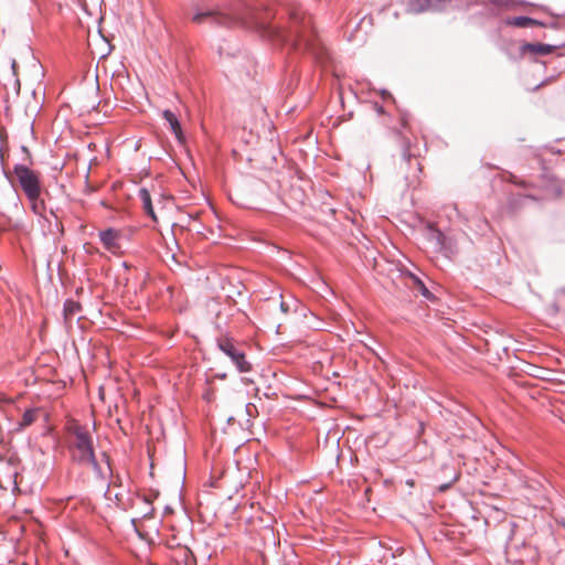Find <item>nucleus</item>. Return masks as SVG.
<instances>
[{
	"label": "nucleus",
	"mask_w": 565,
	"mask_h": 565,
	"mask_svg": "<svg viewBox=\"0 0 565 565\" xmlns=\"http://www.w3.org/2000/svg\"><path fill=\"white\" fill-rule=\"evenodd\" d=\"M288 15L287 28L265 22H256V28L262 36L288 45L292 50L308 51L318 62L324 63L328 53L322 45L316 42L311 17L301 7L290 9Z\"/></svg>",
	"instance_id": "obj_1"
},
{
	"label": "nucleus",
	"mask_w": 565,
	"mask_h": 565,
	"mask_svg": "<svg viewBox=\"0 0 565 565\" xmlns=\"http://www.w3.org/2000/svg\"><path fill=\"white\" fill-rule=\"evenodd\" d=\"M247 20V9L245 6L239 4V8H233L230 12H221L218 10H204L196 11L192 17V21L195 23H204L209 22L213 25L218 26H233L238 23H246Z\"/></svg>",
	"instance_id": "obj_2"
},
{
	"label": "nucleus",
	"mask_w": 565,
	"mask_h": 565,
	"mask_svg": "<svg viewBox=\"0 0 565 565\" xmlns=\"http://www.w3.org/2000/svg\"><path fill=\"white\" fill-rule=\"evenodd\" d=\"M216 348L225 354L239 373L250 372L252 363L246 359L239 343L228 334H222L215 339Z\"/></svg>",
	"instance_id": "obj_3"
},
{
	"label": "nucleus",
	"mask_w": 565,
	"mask_h": 565,
	"mask_svg": "<svg viewBox=\"0 0 565 565\" xmlns=\"http://www.w3.org/2000/svg\"><path fill=\"white\" fill-rule=\"evenodd\" d=\"M425 237L435 253L448 259H452L459 252L456 237L445 234L433 224L427 225Z\"/></svg>",
	"instance_id": "obj_4"
},
{
	"label": "nucleus",
	"mask_w": 565,
	"mask_h": 565,
	"mask_svg": "<svg viewBox=\"0 0 565 565\" xmlns=\"http://www.w3.org/2000/svg\"><path fill=\"white\" fill-rule=\"evenodd\" d=\"M68 433L73 437L72 446L77 451V455L74 457L75 461L85 465L87 459L93 460L95 455L94 441L88 430L78 424H73L68 427Z\"/></svg>",
	"instance_id": "obj_5"
},
{
	"label": "nucleus",
	"mask_w": 565,
	"mask_h": 565,
	"mask_svg": "<svg viewBox=\"0 0 565 565\" xmlns=\"http://www.w3.org/2000/svg\"><path fill=\"white\" fill-rule=\"evenodd\" d=\"M13 172L25 196L30 201L39 199L41 193V181L39 173L20 163L14 166Z\"/></svg>",
	"instance_id": "obj_6"
},
{
	"label": "nucleus",
	"mask_w": 565,
	"mask_h": 565,
	"mask_svg": "<svg viewBox=\"0 0 565 565\" xmlns=\"http://www.w3.org/2000/svg\"><path fill=\"white\" fill-rule=\"evenodd\" d=\"M556 49L555 45L545 44V43H523L518 49V54H509V58L512 61H518L523 58L525 55L530 56H544L548 55Z\"/></svg>",
	"instance_id": "obj_7"
},
{
	"label": "nucleus",
	"mask_w": 565,
	"mask_h": 565,
	"mask_svg": "<svg viewBox=\"0 0 565 565\" xmlns=\"http://www.w3.org/2000/svg\"><path fill=\"white\" fill-rule=\"evenodd\" d=\"M450 0H407L406 12L420 14L426 11H443Z\"/></svg>",
	"instance_id": "obj_8"
},
{
	"label": "nucleus",
	"mask_w": 565,
	"mask_h": 565,
	"mask_svg": "<svg viewBox=\"0 0 565 565\" xmlns=\"http://www.w3.org/2000/svg\"><path fill=\"white\" fill-rule=\"evenodd\" d=\"M405 277L409 280V286L418 291L425 299L429 301H434L436 297L434 294L427 288L424 280L416 274L407 270L404 273Z\"/></svg>",
	"instance_id": "obj_9"
},
{
	"label": "nucleus",
	"mask_w": 565,
	"mask_h": 565,
	"mask_svg": "<svg viewBox=\"0 0 565 565\" xmlns=\"http://www.w3.org/2000/svg\"><path fill=\"white\" fill-rule=\"evenodd\" d=\"M162 117L169 124L170 129L174 134L177 140L179 142H184L185 137L182 132L181 124L177 115L170 109H164L162 111Z\"/></svg>",
	"instance_id": "obj_10"
},
{
	"label": "nucleus",
	"mask_w": 565,
	"mask_h": 565,
	"mask_svg": "<svg viewBox=\"0 0 565 565\" xmlns=\"http://www.w3.org/2000/svg\"><path fill=\"white\" fill-rule=\"evenodd\" d=\"M505 24L507 25H514V26H518V28H529V26H533V25L543 26L544 25L543 22H541V21H539L536 19L530 18V17H525V15L508 18L505 20Z\"/></svg>",
	"instance_id": "obj_11"
},
{
	"label": "nucleus",
	"mask_w": 565,
	"mask_h": 565,
	"mask_svg": "<svg viewBox=\"0 0 565 565\" xmlns=\"http://www.w3.org/2000/svg\"><path fill=\"white\" fill-rule=\"evenodd\" d=\"M118 236V231L114 228H107L99 232V239L103 243L104 247L108 250H111L114 247H116Z\"/></svg>",
	"instance_id": "obj_12"
},
{
	"label": "nucleus",
	"mask_w": 565,
	"mask_h": 565,
	"mask_svg": "<svg viewBox=\"0 0 565 565\" xmlns=\"http://www.w3.org/2000/svg\"><path fill=\"white\" fill-rule=\"evenodd\" d=\"M138 198L142 202L143 210L148 216H150L153 221H157V215L154 213V209L151 201L150 192L146 188L139 189Z\"/></svg>",
	"instance_id": "obj_13"
},
{
	"label": "nucleus",
	"mask_w": 565,
	"mask_h": 565,
	"mask_svg": "<svg viewBox=\"0 0 565 565\" xmlns=\"http://www.w3.org/2000/svg\"><path fill=\"white\" fill-rule=\"evenodd\" d=\"M81 310L79 302L73 299H66L63 306V315L65 320L72 319V317Z\"/></svg>",
	"instance_id": "obj_14"
},
{
	"label": "nucleus",
	"mask_w": 565,
	"mask_h": 565,
	"mask_svg": "<svg viewBox=\"0 0 565 565\" xmlns=\"http://www.w3.org/2000/svg\"><path fill=\"white\" fill-rule=\"evenodd\" d=\"M88 465H90L95 476L97 479H100V480H105L106 479V476L103 471V469L100 468L97 459H96V456L94 455L93 456V460L92 459H87V462Z\"/></svg>",
	"instance_id": "obj_15"
},
{
	"label": "nucleus",
	"mask_w": 565,
	"mask_h": 565,
	"mask_svg": "<svg viewBox=\"0 0 565 565\" xmlns=\"http://www.w3.org/2000/svg\"><path fill=\"white\" fill-rule=\"evenodd\" d=\"M36 417V413L34 409H26L23 415L20 425L23 427L30 426Z\"/></svg>",
	"instance_id": "obj_16"
},
{
	"label": "nucleus",
	"mask_w": 565,
	"mask_h": 565,
	"mask_svg": "<svg viewBox=\"0 0 565 565\" xmlns=\"http://www.w3.org/2000/svg\"><path fill=\"white\" fill-rule=\"evenodd\" d=\"M31 202V209L35 214H41V211L44 209V202L39 201V199H34Z\"/></svg>",
	"instance_id": "obj_17"
},
{
	"label": "nucleus",
	"mask_w": 565,
	"mask_h": 565,
	"mask_svg": "<svg viewBox=\"0 0 565 565\" xmlns=\"http://www.w3.org/2000/svg\"><path fill=\"white\" fill-rule=\"evenodd\" d=\"M492 4L495 6H509L510 0H489ZM476 2V0H466V7H470Z\"/></svg>",
	"instance_id": "obj_18"
},
{
	"label": "nucleus",
	"mask_w": 565,
	"mask_h": 565,
	"mask_svg": "<svg viewBox=\"0 0 565 565\" xmlns=\"http://www.w3.org/2000/svg\"><path fill=\"white\" fill-rule=\"evenodd\" d=\"M457 480H458V476L456 473H454V476H452V478H451V480L449 482H446V483H443V484L438 486L439 492H445L446 490H448L451 487V484L454 482H456Z\"/></svg>",
	"instance_id": "obj_19"
},
{
	"label": "nucleus",
	"mask_w": 565,
	"mask_h": 565,
	"mask_svg": "<svg viewBox=\"0 0 565 565\" xmlns=\"http://www.w3.org/2000/svg\"><path fill=\"white\" fill-rule=\"evenodd\" d=\"M50 214H51V215L55 218V221H56V222H55V226H56V228H57L61 233H63V232H64V228H63L62 223H61V222H60V220H58V216H57L56 211H54L53 209H51V210H50Z\"/></svg>",
	"instance_id": "obj_20"
},
{
	"label": "nucleus",
	"mask_w": 565,
	"mask_h": 565,
	"mask_svg": "<svg viewBox=\"0 0 565 565\" xmlns=\"http://www.w3.org/2000/svg\"><path fill=\"white\" fill-rule=\"evenodd\" d=\"M102 457H103V460H105V462L107 463L108 472H109L110 475H113V469H111V465H110V458H109V456H108L106 452H103V454H102Z\"/></svg>",
	"instance_id": "obj_21"
},
{
	"label": "nucleus",
	"mask_w": 565,
	"mask_h": 565,
	"mask_svg": "<svg viewBox=\"0 0 565 565\" xmlns=\"http://www.w3.org/2000/svg\"><path fill=\"white\" fill-rule=\"evenodd\" d=\"M109 477H111V478L114 479V481H113V482H114L116 486L121 484V477H120V475H119V473H114V472H113V475H110V473H109Z\"/></svg>",
	"instance_id": "obj_22"
},
{
	"label": "nucleus",
	"mask_w": 565,
	"mask_h": 565,
	"mask_svg": "<svg viewBox=\"0 0 565 565\" xmlns=\"http://www.w3.org/2000/svg\"><path fill=\"white\" fill-rule=\"evenodd\" d=\"M510 46H512V43L511 44H508L505 46L502 47V51L509 56V54H518V51L514 52Z\"/></svg>",
	"instance_id": "obj_23"
},
{
	"label": "nucleus",
	"mask_w": 565,
	"mask_h": 565,
	"mask_svg": "<svg viewBox=\"0 0 565 565\" xmlns=\"http://www.w3.org/2000/svg\"><path fill=\"white\" fill-rule=\"evenodd\" d=\"M279 308H280V310H281L282 312H285V313H286V312H288V311H289V309H290V308H289V305H288L286 301H284V300H281V301H280V303H279Z\"/></svg>",
	"instance_id": "obj_24"
},
{
	"label": "nucleus",
	"mask_w": 565,
	"mask_h": 565,
	"mask_svg": "<svg viewBox=\"0 0 565 565\" xmlns=\"http://www.w3.org/2000/svg\"><path fill=\"white\" fill-rule=\"evenodd\" d=\"M374 109L379 115H383L385 113L383 106L380 105L379 103H374Z\"/></svg>",
	"instance_id": "obj_25"
},
{
	"label": "nucleus",
	"mask_w": 565,
	"mask_h": 565,
	"mask_svg": "<svg viewBox=\"0 0 565 565\" xmlns=\"http://www.w3.org/2000/svg\"><path fill=\"white\" fill-rule=\"evenodd\" d=\"M17 67H18L17 61L13 58V60L11 61V70H12V75H13L14 77H17Z\"/></svg>",
	"instance_id": "obj_26"
},
{
	"label": "nucleus",
	"mask_w": 565,
	"mask_h": 565,
	"mask_svg": "<svg viewBox=\"0 0 565 565\" xmlns=\"http://www.w3.org/2000/svg\"><path fill=\"white\" fill-rule=\"evenodd\" d=\"M380 94H381V96H382L384 99H386V98H392V99H393V97H392L391 93H390L388 90H386V89H381Z\"/></svg>",
	"instance_id": "obj_27"
},
{
	"label": "nucleus",
	"mask_w": 565,
	"mask_h": 565,
	"mask_svg": "<svg viewBox=\"0 0 565 565\" xmlns=\"http://www.w3.org/2000/svg\"><path fill=\"white\" fill-rule=\"evenodd\" d=\"M20 87H21L20 79L18 77H15V79H14V88H15L17 95L20 94Z\"/></svg>",
	"instance_id": "obj_28"
},
{
	"label": "nucleus",
	"mask_w": 565,
	"mask_h": 565,
	"mask_svg": "<svg viewBox=\"0 0 565 565\" xmlns=\"http://www.w3.org/2000/svg\"><path fill=\"white\" fill-rule=\"evenodd\" d=\"M252 408H254V409H255V406H254L253 404L248 403V404H246V405H245V411H246V413H247L249 416H252V413H250V412H252Z\"/></svg>",
	"instance_id": "obj_29"
},
{
	"label": "nucleus",
	"mask_w": 565,
	"mask_h": 565,
	"mask_svg": "<svg viewBox=\"0 0 565 565\" xmlns=\"http://www.w3.org/2000/svg\"><path fill=\"white\" fill-rule=\"evenodd\" d=\"M403 160H405V161L411 160V154L408 153V151H407V150H404V151H403Z\"/></svg>",
	"instance_id": "obj_30"
},
{
	"label": "nucleus",
	"mask_w": 565,
	"mask_h": 565,
	"mask_svg": "<svg viewBox=\"0 0 565 565\" xmlns=\"http://www.w3.org/2000/svg\"><path fill=\"white\" fill-rule=\"evenodd\" d=\"M556 522H557L558 525H561L562 527L565 529V519L564 518L557 519Z\"/></svg>",
	"instance_id": "obj_31"
},
{
	"label": "nucleus",
	"mask_w": 565,
	"mask_h": 565,
	"mask_svg": "<svg viewBox=\"0 0 565 565\" xmlns=\"http://www.w3.org/2000/svg\"><path fill=\"white\" fill-rule=\"evenodd\" d=\"M215 376L220 380H225L227 375L226 373H217Z\"/></svg>",
	"instance_id": "obj_32"
},
{
	"label": "nucleus",
	"mask_w": 565,
	"mask_h": 565,
	"mask_svg": "<svg viewBox=\"0 0 565 565\" xmlns=\"http://www.w3.org/2000/svg\"><path fill=\"white\" fill-rule=\"evenodd\" d=\"M544 84H545V81L541 82L540 84H537V85L534 87V90L539 89V88H540V87H542Z\"/></svg>",
	"instance_id": "obj_33"
},
{
	"label": "nucleus",
	"mask_w": 565,
	"mask_h": 565,
	"mask_svg": "<svg viewBox=\"0 0 565 565\" xmlns=\"http://www.w3.org/2000/svg\"><path fill=\"white\" fill-rule=\"evenodd\" d=\"M151 512H152V509H151L149 512H146V513L143 514V518H149V516L151 515Z\"/></svg>",
	"instance_id": "obj_34"
},
{
	"label": "nucleus",
	"mask_w": 565,
	"mask_h": 565,
	"mask_svg": "<svg viewBox=\"0 0 565 565\" xmlns=\"http://www.w3.org/2000/svg\"><path fill=\"white\" fill-rule=\"evenodd\" d=\"M218 54H220L221 56H223V54H224V52H223V47H220V49H218Z\"/></svg>",
	"instance_id": "obj_35"
},
{
	"label": "nucleus",
	"mask_w": 565,
	"mask_h": 565,
	"mask_svg": "<svg viewBox=\"0 0 565 565\" xmlns=\"http://www.w3.org/2000/svg\"><path fill=\"white\" fill-rule=\"evenodd\" d=\"M369 350H370L373 354H375V355L377 356V353L375 352V350H373V349H371V348H369Z\"/></svg>",
	"instance_id": "obj_36"
},
{
	"label": "nucleus",
	"mask_w": 565,
	"mask_h": 565,
	"mask_svg": "<svg viewBox=\"0 0 565 565\" xmlns=\"http://www.w3.org/2000/svg\"><path fill=\"white\" fill-rule=\"evenodd\" d=\"M403 126H406V118H403Z\"/></svg>",
	"instance_id": "obj_37"
},
{
	"label": "nucleus",
	"mask_w": 565,
	"mask_h": 565,
	"mask_svg": "<svg viewBox=\"0 0 565 565\" xmlns=\"http://www.w3.org/2000/svg\"><path fill=\"white\" fill-rule=\"evenodd\" d=\"M145 502L149 505L150 504V501L148 499L145 498Z\"/></svg>",
	"instance_id": "obj_38"
},
{
	"label": "nucleus",
	"mask_w": 565,
	"mask_h": 565,
	"mask_svg": "<svg viewBox=\"0 0 565 565\" xmlns=\"http://www.w3.org/2000/svg\"><path fill=\"white\" fill-rule=\"evenodd\" d=\"M553 152H561V149H557V150H554L552 149Z\"/></svg>",
	"instance_id": "obj_39"
},
{
	"label": "nucleus",
	"mask_w": 565,
	"mask_h": 565,
	"mask_svg": "<svg viewBox=\"0 0 565 565\" xmlns=\"http://www.w3.org/2000/svg\"><path fill=\"white\" fill-rule=\"evenodd\" d=\"M0 159L2 160V151L0 150Z\"/></svg>",
	"instance_id": "obj_40"
}]
</instances>
